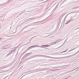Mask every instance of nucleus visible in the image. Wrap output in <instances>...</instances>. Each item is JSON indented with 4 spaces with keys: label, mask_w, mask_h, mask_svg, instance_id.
Returning <instances> with one entry per match:
<instances>
[{
    "label": "nucleus",
    "mask_w": 79,
    "mask_h": 79,
    "mask_svg": "<svg viewBox=\"0 0 79 79\" xmlns=\"http://www.w3.org/2000/svg\"><path fill=\"white\" fill-rule=\"evenodd\" d=\"M70 21H71V19H70Z\"/></svg>",
    "instance_id": "19"
},
{
    "label": "nucleus",
    "mask_w": 79,
    "mask_h": 79,
    "mask_svg": "<svg viewBox=\"0 0 79 79\" xmlns=\"http://www.w3.org/2000/svg\"><path fill=\"white\" fill-rule=\"evenodd\" d=\"M68 23H69V22H68L67 23H65V24H68Z\"/></svg>",
    "instance_id": "11"
},
{
    "label": "nucleus",
    "mask_w": 79,
    "mask_h": 79,
    "mask_svg": "<svg viewBox=\"0 0 79 79\" xmlns=\"http://www.w3.org/2000/svg\"><path fill=\"white\" fill-rule=\"evenodd\" d=\"M64 44H63L62 45H63Z\"/></svg>",
    "instance_id": "22"
},
{
    "label": "nucleus",
    "mask_w": 79,
    "mask_h": 79,
    "mask_svg": "<svg viewBox=\"0 0 79 79\" xmlns=\"http://www.w3.org/2000/svg\"><path fill=\"white\" fill-rule=\"evenodd\" d=\"M68 51V50H66V51H64L62 52L63 53V52H66V51Z\"/></svg>",
    "instance_id": "9"
},
{
    "label": "nucleus",
    "mask_w": 79,
    "mask_h": 79,
    "mask_svg": "<svg viewBox=\"0 0 79 79\" xmlns=\"http://www.w3.org/2000/svg\"><path fill=\"white\" fill-rule=\"evenodd\" d=\"M73 71V70H71V71Z\"/></svg>",
    "instance_id": "20"
},
{
    "label": "nucleus",
    "mask_w": 79,
    "mask_h": 79,
    "mask_svg": "<svg viewBox=\"0 0 79 79\" xmlns=\"http://www.w3.org/2000/svg\"><path fill=\"white\" fill-rule=\"evenodd\" d=\"M77 29H79V28H77Z\"/></svg>",
    "instance_id": "21"
},
{
    "label": "nucleus",
    "mask_w": 79,
    "mask_h": 79,
    "mask_svg": "<svg viewBox=\"0 0 79 79\" xmlns=\"http://www.w3.org/2000/svg\"><path fill=\"white\" fill-rule=\"evenodd\" d=\"M68 22H69H69H70V21H68Z\"/></svg>",
    "instance_id": "17"
},
{
    "label": "nucleus",
    "mask_w": 79,
    "mask_h": 79,
    "mask_svg": "<svg viewBox=\"0 0 79 79\" xmlns=\"http://www.w3.org/2000/svg\"><path fill=\"white\" fill-rule=\"evenodd\" d=\"M76 48H74V49H73L71 51H69V52H71V51H72V50H74V49H75Z\"/></svg>",
    "instance_id": "10"
},
{
    "label": "nucleus",
    "mask_w": 79,
    "mask_h": 79,
    "mask_svg": "<svg viewBox=\"0 0 79 79\" xmlns=\"http://www.w3.org/2000/svg\"><path fill=\"white\" fill-rule=\"evenodd\" d=\"M68 77V78H66V79H68V78H69V77Z\"/></svg>",
    "instance_id": "16"
},
{
    "label": "nucleus",
    "mask_w": 79,
    "mask_h": 79,
    "mask_svg": "<svg viewBox=\"0 0 79 79\" xmlns=\"http://www.w3.org/2000/svg\"><path fill=\"white\" fill-rule=\"evenodd\" d=\"M44 45H42L41 46H42V47H43V46L44 47Z\"/></svg>",
    "instance_id": "12"
},
{
    "label": "nucleus",
    "mask_w": 79,
    "mask_h": 79,
    "mask_svg": "<svg viewBox=\"0 0 79 79\" xmlns=\"http://www.w3.org/2000/svg\"><path fill=\"white\" fill-rule=\"evenodd\" d=\"M41 47V46H38V47Z\"/></svg>",
    "instance_id": "14"
},
{
    "label": "nucleus",
    "mask_w": 79,
    "mask_h": 79,
    "mask_svg": "<svg viewBox=\"0 0 79 79\" xmlns=\"http://www.w3.org/2000/svg\"><path fill=\"white\" fill-rule=\"evenodd\" d=\"M35 46H37V45H36L35 46H31L29 48H31V47H35Z\"/></svg>",
    "instance_id": "8"
},
{
    "label": "nucleus",
    "mask_w": 79,
    "mask_h": 79,
    "mask_svg": "<svg viewBox=\"0 0 79 79\" xmlns=\"http://www.w3.org/2000/svg\"><path fill=\"white\" fill-rule=\"evenodd\" d=\"M27 55H31V54H32V52H31L28 54H27Z\"/></svg>",
    "instance_id": "7"
},
{
    "label": "nucleus",
    "mask_w": 79,
    "mask_h": 79,
    "mask_svg": "<svg viewBox=\"0 0 79 79\" xmlns=\"http://www.w3.org/2000/svg\"><path fill=\"white\" fill-rule=\"evenodd\" d=\"M44 47H45V45H44Z\"/></svg>",
    "instance_id": "15"
},
{
    "label": "nucleus",
    "mask_w": 79,
    "mask_h": 79,
    "mask_svg": "<svg viewBox=\"0 0 79 79\" xmlns=\"http://www.w3.org/2000/svg\"><path fill=\"white\" fill-rule=\"evenodd\" d=\"M56 44V42H53L50 43V45H53V44Z\"/></svg>",
    "instance_id": "1"
},
{
    "label": "nucleus",
    "mask_w": 79,
    "mask_h": 79,
    "mask_svg": "<svg viewBox=\"0 0 79 79\" xmlns=\"http://www.w3.org/2000/svg\"><path fill=\"white\" fill-rule=\"evenodd\" d=\"M7 46V48H9V47H11V45L10 44H9L7 45H6Z\"/></svg>",
    "instance_id": "3"
},
{
    "label": "nucleus",
    "mask_w": 79,
    "mask_h": 79,
    "mask_svg": "<svg viewBox=\"0 0 79 79\" xmlns=\"http://www.w3.org/2000/svg\"><path fill=\"white\" fill-rule=\"evenodd\" d=\"M15 50H12L11 51V52L13 53V52H15Z\"/></svg>",
    "instance_id": "6"
},
{
    "label": "nucleus",
    "mask_w": 79,
    "mask_h": 79,
    "mask_svg": "<svg viewBox=\"0 0 79 79\" xmlns=\"http://www.w3.org/2000/svg\"><path fill=\"white\" fill-rule=\"evenodd\" d=\"M7 46H3V47H2V48L3 49H4V48H7Z\"/></svg>",
    "instance_id": "2"
},
{
    "label": "nucleus",
    "mask_w": 79,
    "mask_h": 79,
    "mask_svg": "<svg viewBox=\"0 0 79 79\" xmlns=\"http://www.w3.org/2000/svg\"><path fill=\"white\" fill-rule=\"evenodd\" d=\"M2 38H0V40H2Z\"/></svg>",
    "instance_id": "13"
},
{
    "label": "nucleus",
    "mask_w": 79,
    "mask_h": 79,
    "mask_svg": "<svg viewBox=\"0 0 79 79\" xmlns=\"http://www.w3.org/2000/svg\"><path fill=\"white\" fill-rule=\"evenodd\" d=\"M60 42V40H58L56 41V43H58V42Z\"/></svg>",
    "instance_id": "4"
},
{
    "label": "nucleus",
    "mask_w": 79,
    "mask_h": 79,
    "mask_svg": "<svg viewBox=\"0 0 79 79\" xmlns=\"http://www.w3.org/2000/svg\"><path fill=\"white\" fill-rule=\"evenodd\" d=\"M53 71H55V70L54 69V70H53Z\"/></svg>",
    "instance_id": "18"
},
{
    "label": "nucleus",
    "mask_w": 79,
    "mask_h": 79,
    "mask_svg": "<svg viewBox=\"0 0 79 79\" xmlns=\"http://www.w3.org/2000/svg\"><path fill=\"white\" fill-rule=\"evenodd\" d=\"M45 46L46 47H50V46L48 45H45Z\"/></svg>",
    "instance_id": "5"
}]
</instances>
